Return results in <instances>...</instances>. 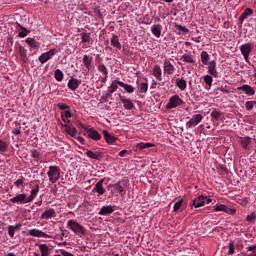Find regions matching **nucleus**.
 <instances>
[{
  "label": "nucleus",
  "mask_w": 256,
  "mask_h": 256,
  "mask_svg": "<svg viewBox=\"0 0 256 256\" xmlns=\"http://www.w3.org/2000/svg\"><path fill=\"white\" fill-rule=\"evenodd\" d=\"M109 188L111 189V193H113V195H120L121 197H124V195L127 193V181L122 180L115 184H110Z\"/></svg>",
  "instance_id": "1"
},
{
  "label": "nucleus",
  "mask_w": 256,
  "mask_h": 256,
  "mask_svg": "<svg viewBox=\"0 0 256 256\" xmlns=\"http://www.w3.org/2000/svg\"><path fill=\"white\" fill-rule=\"evenodd\" d=\"M67 227L70 229V231H72V233L78 235L79 237H83V235L87 233L85 227L75 220H68Z\"/></svg>",
  "instance_id": "2"
},
{
  "label": "nucleus",
  "mask_w": 256,
  "mask_h": 256,
  "mask_svg": "<svg viewBox=\"0 0 256 256\" xmlns=\"http://www.w3.org/2000/svg\"><path fill=\"white\" fill-rule=\"evenodd\" d=\"M82 129H84V135L89 137V139H92L93 141H101V134L91 126H85L83 124H79Z\"/></svg>",
  "instance_id": "3"
},
{
  "label": "nucleus",
  "mask_w": 256,
  "mask_h": 256,
  "mask_svg": "<svg viewBox=\"0 0 256 256\" xmlns=\"http://www.w3.org/2000/svg\"><path fill=\"white\" fill-rule=\"evenodd\" d=\"M47 176L49 177L50 183H57L61 177V169L59 166H49Z\"/></svg>",
  "instance_id": "4"
},
{
  "label": "nucleus",
  "mask_w": 256,
  "mask_h": 256,
  "mask_svg": "<svg viewBox=\"0 0 256 256\" xmlns=\"http://www.w3.org/2000/svg\"><path fill=\"white\" fill-rule=\"evenodd\" d=\"M182 103H183V99H181V97H179V95H174V96L170 97V99L166 105V109H176V107L181 106Z\"/></svg>",
  "instance_id": "5"
},
{
  "label": "nucleus",
  "mask_w": 256,
  "mask_h": 256,
  "mask_svg": "<svg viewBox=\"0 0 256 256\" xmlns=\"http://www.w3.org/2000/svg\"><path fill=\"white\" fill-rule=\"evenodd\" d=\"M9 201L16 205H25L29 203L26 193L18 194L15 197L11 198Z\"/></svg>",
  "instance_id": "6"
},
{
  "label": "nucleus",
  "mask_w": 256,
  "mask_h": 256,
  "mask_svg": "<svg viewBox=\"0 0 256 256\" xmlns=\"http://www.w3.org/2000/svg\"><path fill=\"white\" fill-rule=\"evenodd\" d=\"M103 183H105V179H100L92 189V193H97V197H101V195L107 193V190L103 187Z\"/></svg>",
  "instance_id": "7"
},
{
  "label": "nucleus",
  "mask_w": 256,
  "mask_h": 256,
  "mask_svg": "<svg viewBox=\"0 0 256 256\" xmlns=\"http://www.w3.org/2000/svg\"><path fill=\"white\" fill-rule=\"evenodd\" d=\"M240 51L245 59V61H249V55H251V51H253V46L251 43H246L240 46Z\"/></svg>",
  "instance_id": "8"
},
{
  "label": "nucleus",
  "mask_w": 256,
  "mask_h": 256,
  "mask_svg": "<svg viewBox=\"0 0 256 256\" xmlns=\"http://www.w3.org/2000/svg\"><path fill=\"white\" fill-rule=\"evenodd\" d=\"M56 50L55 49H50L47 52L42 53L39 58L38 61H40V63H47V61H49L51 58H53L55 56Z\"/></svg>",
  "instance_id": "9"
},
{
  "label": "nucleus",
  "mask_w": 256,
  "mask_h": 256,
  "mask_svg": "<svg viewBox=\"0 0 256 256\" xmlns=\"http://www.w3.org/2000/svg\"><path fill=\"white\" fill-rule=\"evenodd\" d=\"M200 121H203V115L196 114L193 115L192 118L186 123V126L191 129L192 127H197L199 125Z\"/></svg>",
  "instance_id": "10"
},
{
  "label": "nucleus",
  "mask_w": 256,
  "mask_h": 256,
  "mask_svg": "<svg viewBox=\"0 0 256 256\" xmlns=\"http://www.w3.org/2000/svg\"><path fill=\"white\" fill-rule=\"evenodd\" d=\"M214 211L219 212L222 211L223 213H227L228 215H235L237 211L233 208H229L223 204H216L214 206Z\"/></svg>",
  "instance_id": "11"
},
{
  "label": "nucleus",
  "mask_w": 256,
  "mask_h": 256,
  "mask_svg": "<svg viewBox=\"0 0 256 256\" xmlns=\"http://www.w3.org/2000/svg\"><path fill=\"white\" fill-rule=\"evenodd\" d=\"M28 235H30V237H44V239H51L49 234H46L45 232L36 228L28 230Z\"/></svg>",
  "instance_id": "12"
},
{
  "label": "nucleus",
  "mask_w": 256,
  "mask_h": 256,
  "mask_svg": "<svg viewBox=\"0 0 256 256\" xmlns=\"http://www.w3.org/2000/svg\"><path fill=\"white\" fill-rule=\"evenodd\" d=\"M62 127H65V131L70 137H73L74 139L77 138V128L73 126V124H63L61 123Z\"/></svg>",
  "instance_id": "13"
},
{
  "label": "nucleus",
  "mask_w": 256,
  "mask_h": 256,
  "mask_svg": "<svg viewBox=\"0 0 256 256\" xmlns=\"http://www.w3.org/2000/svg\"><path fill=\"white\" fill-rule=\"evenodd\" d=\"M208 73L215 79H217V77H219V72H217V62H215V60H212L208 64Z\"/></svg>",
  "instance_id": "14"
},
{
  "label": "nucleus",
  "mask_w": 256,
  "mask_h": 256,
  "mask_svg": "<svg viewBox=\"0 0 256 256\" xmlns=\"http://www.w3.org/2000/svg\"><path fill=\"white\" fill-rule=\"evenodd\" d=\"M191 207H194V209L205 207V196L200 195L199 197L192 200Z\"/></svg>",
  "instance_id": "15"
},
{
  "label": "nucleus",
  "mask_w": 256,
  "mask_h": 256,
  "mask_svg": "<svg viewBox=\"0 0 256 256\" xmlns=\"http://www.w3.org/2000/svg\"><path fill=\"white\" fill-rule=\"evenodd\" d=\"M119 100L121 101V103H123L124 108L127 109V111H131V109H133V107H135V104H133V101H131V99L126 98L125 96H122L121 94H119Z\"/></svg>",
  "instance_id": "16"
},
{
  "label": "nucleus",
  "mask_w": 256,
  "mask_h": 256,
  "mask_svg": "<svg viewBox=\"0 0 256 256\" xmlns=\"http://www.w3.org/2000/svg\"><path fill=\"white\" fill-rule=\"evenodd\" d=\"M82 61H83L84 67H86V69H88V71L95 69V66L93 65V57L92 56H89L86 54L83 56Z\"/></svg>",
  "instance_id": "17"
},
{
  "label": "nucleus",
  "mask_w": 256,
  "mask_h": 256,
  "mask_svg": "<svg viewBox=\"0 0 256 256\" xmlns=\"http://www.w3.org/2000/svg\"><path fill=\"white\" fill-rule=\"evenodd\" d=\"M163 69L167 75H173L175 73V66L167 59L164 60Z\"/></svg>",
  "instance_id": "18"
},
{
  "label": "nucleus",
  "mask_w": 256,
  "mask_h": 256,
  "mask_svg": "<svg viewBox=\"0 0 256 256\" xmlns=\"http://www.w3.org/2000/svg\"><path fill=\"white\" fill-rule=\"evenodd\" d=\"M81 85V80H77V78H70L67 84L68 89L70 91H77L79 89V86Z\"/></svg>",
  "instance_id": "19"
},
{
  "label": "nucleus",
  "mask_w": 256,
  "mask_h": 256,
  "mask_svg": "<svg viewBox=\"0 0 256 256\" xmlns=\"http://www.w3.org/2000/svg\"><path fill=\"white\" fill-rule=\"evenodd\" d=\"M85 155L89 157V159H96V161H101L103 159V152L100 151H91L87 150Z\"/></svg>",
  "instance_id": "20"
},
{
  "label": "nucleus",
  "mask_w": 256,
  "mask_h": 256,
  "mask_svg": "<svg viewBox=\"0 0 256 256\" xmlns=\"http://www.w3.org/2000/svg\"><path fill=\"white\" fill-rule=\"evenodd\" d=\"M238 91H243L248 97H253V95H255V90L248 84L238 87Z\"/></svg>",
  "instance_id": "21"
},
{
  "label": "nucleus",
  "mask_w": 256,
  "mask_h": 256,
  "mask_svg": "<svg viewBox=\"0 0 256 256\" xmlns=\"http://www.w3.org/2000/svg\"><path fill=\"white\" fill-rule=\"evenodd\" d=\"M152 75L157 79V81H163V70H161V66L154 65V68L152 70Z\"/></svg>",
  "instance_id": "22"
},
{
  "label": "nucleus",
  "mask_w": 256,
  "mask_h": 256,
  "mask_svg": "<svg viewBox=\"0 0 256 256\" xmlns=\"http://www.w3.org/2000/svg\"><path fill=\"white\" fill-rule=\"evenodd\" d=\"M114 83H116V85H119L120 87H122L126 93L131 94V93L135 92V87H133L132 85L126 84L123 81L114 80Z\"/></svg>",
  "instance_id": "23"
},
{
  "label": "nucleus",
  "mask_w": 256,
  "mask_h": 256,
  "mask_svg": "<svg viewBox=\"0 0 256 256\" xmlns=\"http://www.w3.org/2000/svg\"><path fill=\"white\" fill-rule=\"evenodd\" d=\"M117 85H119V84L115 83V81L112 82V84L108 88L106 95L102 97V99H104V101H107L113 95V93H115V91H117V89H118Z\"/></svg>",
  "instance_id": "24"
},
{
  "label": "nucleus",
  "mask_w": 256,
  "mask_h": 256,
  "mask_svg": "<svg viewBox=\"0 0 256 256\" xmlns=\"http://www.w3.org/2000/svg\"><path fill=\"white\" fill-rule=\"evenodd\" d=\"M52 217H57V213L53 208L46 209L40 216L41 219H52Z\"/></svg>",
  "instance_id": "25"
},
{
  "label": "nucleus",
  "mask_w": 256,
  "mask_h": 256,
  "mask_svg": "<svg viewBox=\"0 0 256 256\" xmlns=\"http://www.w3.org/2000/svg\"><path fill=\"white\" fill-rule=\"evenodd\" d=\"M251 15H253V9L246 8L238 19V21L240 22V25H243V21H245V19H247V17H251Z\"/></svg>",
  "instance_id": "26"
},
{
  "label": "nucleus",
  "mask_w": 256,
  "mask_h": 256,
  "mask_svg": "<svg viewBox=\"0 0 256 256\" xmlns=\"http://www.w3.org/2000/svg\"><path fill=\"white\" fill-rule=\"evenodd\" d=\"M114 211V207L111 206V205H108V206H103L98 215H102V216H107V215H111V213H113Z\"/></svg>",
  "instance_id": "27"
},
{
  "label": "nucleus",
  "mask_w": 256,
  "mask_h": 256,
  "mask_svg": "<svg viewBox=\"0 0 256 256\" xmlns=\"http://www.w3.org/2000/svg\"><path fill=\"white\" fill-rule=\"evenodd\" d=\"M176 87H178V89H180V91H185V89H187V80H185L184 77L177 78L176 79Z\"/></svg>",
  "instance_id": "28"
},
{
  "label": "nucleus",
  "mask_w": 256,
  "mask_h": 256,
  "mask_svg": "<svg viewBox=\"0 0 256 256\" xmlns=\"http://www.w3.org/2000/svg\"><path fill=\"white\" fill-rule=\"evenodd\" d=\"M102 134L104 135L106 143L112 144L117 141V137L111 135L107 130H103Z\"/></svg>",
  "instance_id": "29"
},
{
  "label": "nucleus",
  "mask_w": 256,
  "mask_h": 256,
  "mask_svg": "<svg viewBox=\"0 0 256 256\" xmlns=\"http://www.w3.org/2000/svg\"><path fill=\"white\" fill-rule=\"evenodd\" d=\"M39 250H40L41 256H49L51 255V251H52V249L49 248L47 244H40Z\"/></svg>",
  "instance_id": "30"
},
{
  "label": "nucleus",
  "mask_w": 256,
  "mask_h": 256,
  "mask_svg": "<svg viewBox=\"0 0 256 256\" xmlns=\"http://www.w3.org/2000/svg\"><path fill=\"white\" fill-rule=\"evenodd\" d=\"M25 42L27 43V45H29V47H31V49H39L41 45V43L37 42L35 38H27Z\"/></svg>",
  "instance_id": "31"
},
{
  "label": "nucleus",
  "mask_w": 256,
  "mask_h": 256,
  "mask_svg": "<svg viewBox=\"0 0 256 256\" xmlns=\"http://www.w3.org/2000/svg\"><path fill=\"white\" fill-rule=\"evenodd\" d=\"M18 53L23 63H27V61H29V58L27 57V49H25L23 46L18 47Z\"/></svg>",
  "instance_id": "32"
},
{
  "label": "nucleus",
  "mask_w": 256,
  "mask_h": 256,
  "mask_svg": "<svg viewBox=\"0 0 256 256\" xmlns=\"http://www.w3.org/2000/svg\"><path fill=\"white\" fill-rule=\"evenodd\" d=\"M162 28H163V26H161V24L153 25L151 28L152 35H154V37H157V39H159V37H161V29Z\"/></svg>",
  "instance_id": "33"
},
{
  "label": "nucleus",
  "mask_w": 256,
  "mask_h": 256,
  "mask_svg": "<svg viewBox=\"0 0 256 256\" xmlns=\"http://www.w3.org/2000/svg\"><path fill=\"white\" fill-rule=\"evenodd\" d=\"M39 194V185H36L30 192V195L27 196L28 199V203H31V201H33L37 195Z\"/></svg>",
  "instance_id": "34"
},
{
  "label": "nucleus",
  "mask_w": 256,
  "mask_h": 256,
  "mask_svg": "<svg viewBox=\"0 0 256 256\" xmlns=\"http://www.w3.org/2000/svg\"><path fill=\"white\" fill-rule=\"evenodd\" d=\"M110 43L112 47H115V49L121 50V42H119V36L113 34Z\"/></svg>",
  "instance_id": "35"
},
{
  "label": "nucleus",
  "mask_w": 256,
  "mask_h": 256,
  "mask_svg": "<svg viewBox=\"0 0 256 256\" xmlns=\"http://www.w3.org/2000/svg\"><path fill=\"white\" fill-rule=\"evenodd\" d=\"M200 59L203 65H208L211 59V56H209V53H207V51H202L200 54Z\"/></svg>",
  "instance_id": "36"
},
{
  "label": "nucleus",
  "mask_w": 256,
  "mask_h": 256,
  "mask_svg": "<svg viewBox=\"0 0 256 256\" xmlns=\"http://www.w3.org/2000/svg\"><path fill=\"white\" fill-rule=\"evenodd\" d=\"M240 144L243 149H249V145H251V138L250 137H243L240 138Z\"/></svg>",
  "instance_id": "37"
},
{
  "label": "nucleus",
  "mask_w": 256,
  "mask_h": 256,
  "mask_svg": "<svg viewBox=\"0 0 256 256\" xmlns=\"http://www.w3.org/2000/svg\"><path fill=\"white\" fill-rule=\"evenodd\" d=\"M24 183H25V177L20 176V178L14 182V185L15 187H17V189H21V191H23V189H25Z\"/></svg>",
  "instance_id": "38"
},
{
  "label": "nucleus",
  "mask_w": 256,
  "mask_h": 256,
  "mask_svg": "<svg viewBox=\"0 0 256 256\" xmlns=\"http://www.w3.org/2000/svg\"><path fill=\"white\" fill-rule=\"evenodd\" d=\"M64 77H65V74H63V71H61V69H56L54 71V79H56V81H58L59 83L63 81Z\"/></svg>",
  "instance_id": "39"
},
{
  "label": "nucleus",
  "mask_w": 256,
  "mask_h": 256,
  "mask_svg": "<svg viewBox=\"0 0 256 256\" xmlns=\"http://www.w3.org/2000/svg\"><path fill=\"white\" fill-rule=\"evenodd\" d=\"M183 198H180V199H178L176 202H175V204H174V206H173V211H174V213H177V211H183Z\"/></svg>",
  "instance_id": "40"
},
{
  "label": "nucleus",
  "mask_w": 256,
  "mask_h": 256,
  "mask_svg": "<svg viewBox=\"0 0 256 256\" xmlns=\"http://www.w3.org/2000/svg\"><path fill=\"white\" fill-rule=\"evenodd\" d=\"M18 27H20V32L18 33V37H20L21 39L27 37V35H29V30H27V28L21 26L20 24H18Z\"/></svg>",
  "instance_id": "41"
},
{
  "label": "nucleus",
  "mask_w": 256,
  "mask_h": 256,
  "mask_svg": "<svg viewBox=\"0 0 256 256\" xmlns=\"http://www.w3.org/2000/svg\"><path fill=\"white\" fill-rule=\"evenodd\" d=\"M182 61H184V63H195V60L193 59V55H191V53L189 54H183L181 56Z\"/></svg>",
  "instance_id": "42"
},
{
  "label": "nucleus",
  "mask_w": 256,
  "mask_h": 256,
  "mask_svg": "<svg viewBox=\"0 0 256 256\" xmlns=\"http://www.w3.org/2000/svg\"><path fill=\"white\" fill-rule=\"evenodd\" d=\"M82 43H91V34L87 32H82L80 34Z\"/></svg>",
  "instance_id": "43"
},
{
  "label": "nucleus",
  "mask_w": 256,
  "mask_h": 256,
  "mask_svg": "<svg viewBox=\"0 0 256 256\" xmlns=\"http://www.w3.org/2000/svg\"><path fill=\"white\" fill-rule=\"evenodd\" d=\"M98 71L104 74V77H109V70L105 64H98Z\"/></svg>",
  "instance_id": "44"
},
{
  "label": "nucleus",
  "mask_w": 256,
  "mask_h": 256,
  "mask_svg": "<svg viewBox=\"0 0 256 256\" xmlns=\"http://www.w3.org/2000/svg\"><path fill=\"white\" fill-rule=\"evenodd\" d=\"M149 90V84L142 82L139 84L138 91L139 93H147Z\"/></svg>",
  "instance_id": "45"
},
{
  "label": "nucleus",
  "mask_w": 256,
  "mask_h": 256,
  "mask_svg": "<svg viewBox=\"0 0 256 256\" xmlns=\"http://www.w3.org/2000/svg\"><path fill=\"white\" fill-rule=\"evenodd\" d=\"M138 149H149L151 147H155V145L153 143H145V142H140L138 145H137Z\"/></svg>",
  "instance_id": "46"
},
{
  "label": "nucleus",
  "mask_w": 256,
  "mask_h": 256,
  "mask_svg": "<svg viewBox=\"0 0 256 256\" xmlns=\"http://www.w3.org/2000/svg\"><path fill=\"white\" fill-rule=\"evenodd\" d=\"M31 157L34 158L35 163H39V160L41 159V154L37 150H32Z\"/></svg>",
  "instance_id": "47"
},
{
  "label": "nucleus",
  "mask_w": 256,
  "mask_h": 256,
  "mask_svg": "<svg viewBox=\"0 0 256 256\" xmlns=\"http://www.w3.org/2000/svg\"><path fill=\"white\" fill-rule=\"evenodd\" d=\"M9 149L7 142L0 139V153H5Z\"/></svg>",
  "instance_id": "48"
},
{
  "label": "nucleus",
  "mask_w": 256,
  "mask_h": 256,
  "mask_svg": "<svg viewBox=\"0 0 256 256\" xmlns=\"http://www.w3.org/2000/svg\"><path fill=\"white\" fill-rule=\"evenodd\" d=\"M204 83H206V85H208L209 89H211V85H213V77L211 75H205Z\"/></svg>",
  "instance_id": "49"
},
{
  "label": "nucleus",
  "mask_w": 256,
  "mask_h": 256,
  "mask_svg": "<svg viewBox=\"0 0 256 256\" xmlns=\"http://www.w3.org/2000/svg\"><path fill=\"white\" fill-rule=\"evenodd\" d=\"M228 255H235V242L233 241L228 244Z\"/></svg>",
  "instance_id": "50"
},
{
  "label": "nucleus",
  "mask_w": 256,
  "mask_h": 256,
  "mask_svg": "<svg viewBox=\"0 0 256 256\" xmlns=\"http://www.w3.org/2000/svg\"><path fill=\"white\" fill-rule=\"evenodd\" d=\"M221 115H222V113L217 110H213L211 112V117H212V119H215V121H219L221 119Z\"/></svg>",
  "instance_id": "51"
},
{
  "label": "nucleus",
  "mask_w": 256,
  "mask_h": 256,
  "mask_svg": "<svg viewBox=\"0 0 256 256\" xmlns=\"http://www.w3.org/2000/svg\"><path fill=\"white\" fill-rule=\"evenodd\" d=\"M57 107H58V109H60V111H69L71 109V106H69L65 103H58Z\"/></svg>",
  "instance_id": "52"
},
{
  "label": "nucleus",
  "mask_w": 256,
  "mask_h": 256,
  "mask_svg": "<svg viewBox=\"0 0 256 256\" xmlns=\"http://www.w3.org/2000/svg\"><path fill=\"white\" fill-rule=\"evenodd\" d=\"M255 219H256V213L252 212L251 214L246 216V221L248 223H255Z\"/></svg>",
  "instance_id": "53"
},
{
  "label": "nucleus",
  "mask_w": 256,
  "mask_h": 256,
  "mask_svg": "<svg viewBox=\"0 0 256 256\" xmlns=\"http://www.w3.org/2000/svg\"><path fill=\"white\" fill-rule=\"evenodd\" d=\"M256 105V101H247L245 103V107L247 109V111H251Z\"/></svg>",
  "instance_id": "54"
},
{
  "label": "nucleus",
  "mask_w": 256,
  "mask_h": 256,
  "mask_svg": "<svg viewBox=\"0 0 256 256\" xmlns=\"http://www.w3.org/2000/svg\"><path fill=\"white\" fill-rule=\"evenodd\" d=\"M175 27L178 31H182V33H185V35H187V33H189V30L185 26H182L180 24H176Z\"/></svg>",
  "instance_id": "55"
},
{
  "label": "nucleus",
  "mask_w": 256,
  "mask_h": 256,
  "mask_svg": "<svg viewBox=\"0 0 256 256\" xmlns=\"http://www.w3.org/2000/svg\"><path fill=\"white\" fill-rule=\"evenodd\" d=\"M8 235L9 237H11V239L15 237V226L13 225L8 226Z\"/></svg>",
  "instance_id": "56"
},
{
  "label": "nucleus",
  "mask_w": 256,
  "mask_h": 256,
  "mask_svg": "<svg viewBox=\"0 0 256 256\" xmlns=\"http://www.w3.org/2000/svg\"><path fill=\"white\" fill-rule=\"evenodd\" d=\"M13 135H21V124H16V128L12 130Z\"/></svg>",
  "instance_id": "57"
},
{
  "label": "nucleus",
  "mask_w": 256,
  "mask_h": 256,
  "mask_svg": "<svg viewBox=\"0 0 256 256\" xmlns=\"http://www.w3.org/2000/svg\"><path fill=\"white\" fill-rule=\"evenodd\" d=\"M216 90H217V91H221L222 93H226V94L231 93V92L229 91V89H227L226 87H218Z\"/></svg>",
  "instance_id": "58"
},
{
  "label": "nucleus",
  "mask_w": 256,
  "mask_h": 256,
  "mask_svg": "<svg viewBox=\"0 0 256 256\" xmlns=\"http://www.w3.org/2000/svg\"><path fill=\"white\" fill-rule=\"evenodd\" d=\"M64 117L66 119H71V117H73V114L71 113V110H66L65 114H64Z\"/></svg>",
  "instance_id": "59"
},
{
  "label": "nucleus",
  "mask_w": 256,
  "mask_h": 256,
  "mask_svg": "<svg viewBox=\"0 0 256 256\" xmlns=\"http://www.w3.org/2000/svg\"><path fill=\"white\" fill-rule=\"evenodd\" d=\"M246 251H253L255 252L256 251V245H250L246 248Z\"/></svg>",
  "instance_id": "60"
},
{
  "label": "nucleus",
  "mask_w": 256,
  "mask_h": 256,
  "mask_svg": "<svg viewBox=\"0 0 256 256\" xmlns=\"http://www.w3.org/2000/svg\"><path fill=\"white\" fill-rule=\"evenodd\" d=\"M127 153H129V151H127V150H122V151H120L119 152V157H125V155H127Z\"/></svg>",
  "instance_id": "61"
},
{
  "label": "nucleus",
  "mask_w": 256,
  "mask_h": 256,
  "mask_svg": "<svg viewBox=\"0 0 256 256\" xmlns=\"http://www.w3.org/2000/svg\"><path fill=\"white\" fill-rule=\"evenodd\" d=\"M61 119H62L63 123H68V125L71 124V121L65 119V115H63V113L61 114Z\"/></svg>",
  "instance_id": "62"
},
{
  "label": "nucleus",
  "mask_w": 256,
  "mask_h": 256,
  "mask_svg": "<svg viewBox=\"0 0 256 256\" xmlns=\"http://www.w3.org/2000/svg\"><path fill=\"white\" fill-rule=\"evenodd\" d=\"M212 199L210 198V197H205V203H206V205H209V203H212Z\"/></svg>",
  "instance_id": "63"
},
{
  "label": "nucleus",
  "mask_w": 256,
  "mask_h": 256,
  "mask_svg": "<svg viewBox=\"0 0 256 256\" xmlns=\"http://www.w3.org/2000/svg\"><path fill=\"white\" fill-rule=\"evenodd\" d=\"M157 87V81L153 80L151 84V89H155Z\"/></svg>",
  "instance_id": "64"
}]
</instances>
